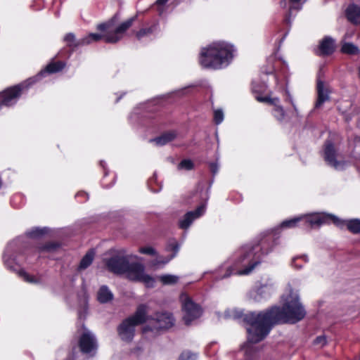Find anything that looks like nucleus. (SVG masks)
<instances>
[{
    "label": "nucleus",
    "instance_id": "nucleus-1",
    "mask_svg": "<svg viewBox=\"0 0 360 360\" xmlns=\"http://www.w3.org/2000/svg\"><path fill=\"white\" fill-rule=\"evenodd\" d=\"M283 307L274 306L265 311L256 313L233 309L226 311V316L236 320H242L249 325L247 328L248 341L257 343L270 333L274 325L279 323H296L302 320L306 311L299 300L297 292L290 290L282 296Z\"/></svg>",
    "mask_w": 360,
    "mask_h": 360
},
{
    "label": "nucleus",
    "instance_id": "nucleus-2",
    "mask_svg": "<svg viewBox=\"0 0 360 360\" xmlns=\"http://www.w3.org/2000/svg\"><path fill=\"white\" fill-rule=\"evenodd\" d=\"M260 264L258 255L250 244L241 246L224 262L215 271L216 280L229 278L231 275L245 276L251 274Z\"/></svg>",
    "mask_w": 360,
    "mask_h": 360
},
{
    "label": "nucleus",
    "instance_id": "nucleus-3",
    "mask_svg": "<svg viewBox=\"0 0 360 360\" xmlns=\"http://www.w3.org/2000/svg\"><path fill=\"white\" fill-rule=\"evenodd\" d=\"M136 259L137 257L132 255H116L106 261V266L114 274L124 275L130 281L141 282L147 288H153L155 278L146 274L142 264L131 262Z\"/></svg>",
    "mask_w": 360,
    "mask_h": 360
},
{
    "label": "nucleus",
    "instance_id": "nucleus-4",
    "mask_svg": "<svg viewBox=\"0 0 360 360\" xmlns=\"http://www.w3.org/2000/svg\"><path fill=\"white\" fill-rule=\"evenodd\" d=\"M236 47L225 41H214L201 49L199 63L207 69L221 70L228 67L236 56Z\"/></svg>",
    "mask_w": 360,
    "mask_h": 360
},
{
    "label": "nucleus",
    "instance_id": "nucleus-5",
    "mask_svg": "<svg viewBox=\"0 0 360 360\" xmlns=\"http://www.w3.org/2000/svg\"><path fill=\"white\" fill-rule=\"evenodd\" d=\"M148 307L146 304L138 306L135 313L124 319L117 327V333L122 341L131 342L135 335L136 326L146 321L148 319Z\"/></svg>",
    "mask_w": 360,
    "mask_h": 360
},
{
    "label": "nucleus",
    "instance_id": "nucleus-6",
    "mask_svg": "<svg viewBox=\"0 0 360 360\" xmlns=\"http://www.w3.org/2000/svg\"><path fill=\"white\" fill-rule=\"evenodd\" d=\"M20 238L11 241L8 244L4 253L3 259L5 266L13 271H18V275L26 282L37 283L38 281L32 276L28 274L22 269H20V264L16 259Z\"/></svg>",
    "mask_w": 360,
    "mask_h": 360
},
{
    "label": "nucleus",
    "instance_id": "nucleus-7",
    "mask_svg": "<svg viewBox=\"0 0 360 360\" xmlns=\"http://www.w3.org/2000/svg\"><path fill=\"white\" fill-rule=\"evenodd\" d=\"M276 286L274 278L266 276L257 282L248 291V299L253 302H261L269 299L276 292Z\"/></svg>",
    "mask_w": 360,
    "mask_h": 360
},
{
    "label": "nucleus",
    "instance_id": "nucleus-8",
    "mask_svg": "<svg viewBox=\"0 0 360 360\" xmlns=\"http://www.w3.org/2000/svg\"><path fill=\"white\" fill-rule=\"evenodd\" d=\"M134 20V18L127 20L113 31L111 30L112 20L105 23L99 24L97 28L101 31H106L103 36L106 42L116 43L123 37L125 32L132 25Z\"/></svg>",
    "mask_w": 360,
    "mask_h": 360
},
{
    "label": "nucleus",
    "instance_id": "nucleus-9",
    "mask_svg": "<svg viewBox=\"0 0 360 360\" xmlns=\"http://www.w3.org/2000/svg\"><path fill=\"white\" fill-rule=\"evenodd\" d=\"M180 301L183 311V320L186 325H190L192 321L201 316V307L186 293L181 294Z\"/></svg>",
    "mask_w": 360,
    "mask_h": 360
},
{
    "label": "nucleus",
    "instance_id": "nucleus-10",
    "mask_svg": "<svg viewBox=\"0 0 360 360\" xmlns=\"http://www.w3.org/2000/svg\"><path fill=\"white\" fill-rule=\"evenodd\" d=\"M302 217V222L307 226L316 227L323 224L333 222L335 225H340V219L335 215L327 213H311L301 215Z\"/></svg>",
    "mask_w": 360,
    "mask_h": 360
},
{
    "label": "nucleus",
    "instance_id": "nucleus-11",
    "mask_svg": "<svg viewBox=\"0 0 360 360\" xmlns=\"http://www.w3.org/2000/svg\"><path fill=\"white\" fill-rule=\"evenodd\" d=\"M255 99L261 103H266L273 106L271 110L274 117L281 124L286 123L289 121L290 117L285 111L283 107L280 103V99L278 97L271 96H255Z\"/></svg>",
    "mask_w": 360,
    "mask_h": 360
},
{
    "label": "nucleus",
    "instance_id": "nucleus-12",
    "mask_svg": "<svg viewBox=\"0 0 360 360\" xmlns=\"http://www.w3.org/2000/svg\"><path fill=\"white\" fill-rule=\"evenodd\" d=\"M277 238L273 234H269L261 238L255 244H250L254 249V253L258 255L260 263L264 257L271 253L277 245Z\"/></svg>",
    "mask_w": 360,
    "mask_h": 360
},
{
    "label": "nucleus",
    "instance_id": "nucleus-13",
    "mask_svg": "<svg viewBox=\"0 0 360 360\" xmlns=\"http://www.w3.org/2000/svg\"><path fill=\"white\" fill-rule=\"evenodd\" d=\"M323 157L327 164L336 170H343L349 165V162L345 160H337L338 154L330 141L325 143Z\"/></svg>",
    "mask_w": 360,
    "mask_h": 360
},
{
    "label": "nucleus",
    "instance_id": "nucleus-14",
    "mask_svg": "<svg viewBox=\"0 0 360 360\" xmlns=\"http://www.w3.org/2000/svg\"><path fill=\"white\" fill-rule=\"evenodd\" d=\"M65 66V63L63 61L51 62L48 64L44 70H41L37 75L30 77L21 84H25L24 91H26L30 86L36 83L41 78L46 77L48 74L56 73L61 71Z\"/></svg>",
    "mask_w": 360,
    "mask_h": 360
},
{
    "label": "nucleus",
    "instance_id": "nucleus-15",
    "mask_svg": "<svg viewBox=\"0 0 360 360\" xmlns=\"http://www.w3.org/2000/svg\"><path fill=\"white\" fill-rule=\"evenodd\" d=\"M102 37L101 34L91 33L80 39H77L75 34L70 32L67 34L63 39L66 45L73 51L79 46L88 45L94 41H98Z\"/></svg>",
    "mask_w": 360,
    "mask_h": 360
},
{
    "label": "nucleus",
    "instance_id": "nucleus-16",
    "mask_svg": "<svg viewBox=\"0 0 360 360\" xmlns=\"http://www.w3.org/2000/svg\"><path fill=\"white\" fill-rule=\"evenodd\" d=\"M206 210V205H199L195 210L186 212L179 220V227L184 230H187L193 222L202 217Z\"/></svg>",
    "mask_w": 360,
    "mask_h": 360
},
{
    "label": "nucleus",
    "instance_id": "nucleus-17",
    "mask_svg": "<svg viewBox=\"0 0 360 360\" xmlns=\"http://www.w3.org/2000/svg\"><path fill=\"white\" fill-rule=\"evenodd\" d=\"M180 248V245L178 243V242L175 239H170L167 245L166 250L167 251H172L173 253L166 257L163 258L162 257H159L156 258L155 259L153 260L150 262V266L158 269L160 266H164L166 264H167L171 259H172L174 257H176V254L178 253Z\"/></svg>",
    "mask_w": 360,
    "mask_h": 360
},
{
    "label": "nucleus",
    "instance_id": "nucleus-18",
    "mask_svg": "<svg viewBox=\"0 0 360 360\" xmlns=\"http://www.w3.org/2000/svg\"><path fill=\"white\" fill-rule=\"evenodd\" d=\"M79 347L84 354L94 353L97 349V342L94 335L85 330L79 339Z\"/></svg>",
    "mask_w": 360,
    "mask_h": 360
},
{
    "label": "nucleus",
    "instance_id": "nucleus-19",
    "mask_svg": "<svg viewBox=\"0 0 360 360\" xmlns=\"http://www.w3.org/2000/svg\"><path fill=\"white\" fill-rule=\"evenodd\" d=\"M317 99L315 103V108H319L322 105L330 100V89L328 84L320 79H317L316 84Z\"/></svg>",
    "mask_w": 360,
    "mask_h": 360
},
{
    "label": "nucleus",
    "instance_id": "nucleus-20",
    "mask_svg": "<svg viewBox=\"0 0 360 360\" xmlns=\"http://www.w3.org/2000/svg\"><path fill=\"white\" fill-rule=\"evenodd\" d=\"M155 328L156 329H167L174 324V319L169 312L158 313L155 315Z\"/></svg>",
    "mask_w": 360,
    "mask_h": 360
},
{
    "label": "nucleus",
    "instance_id": "nucleus-21",
    "mask_svg": "<svg viewBox=\"0 0 360 360\" xmlns=\"http://www.w3.org/2000/svg\"><path fill=\"white\" fill-rule=\"evenodd\" d=\"M177 136L178 133L176 131L170 130L164 132L156 138L150 139L149 142L153 143L156 146H162L174 140Z\"/></svg>",
    "mask_w": 360,
    "mask_h": 360
},
{
    "label": "nucleus",
    "instance_id": "nucleus-22",
    "mask_svg": "<svg viewBox=\"0 0 360 360\" xmlns=\"http://www.w3.org/2000/svg\"><path fill=\"white\" fill-rule=\"evenodd\" d=\"M340 221L342 222L341 224L336 225L337 226L341 229L346 226L350 232L354 234L360 233V219H353L350 220H343L340 219Z\"/></svg>",
    "mask_w": 360,
    "mask_h": 360
},
{
    "label": "nucleus",
    "instance_id": "nucleus-23",
    "mask_svg": "<svg viewBox=\"0 0 360 360\" xmlns=\"http://www.w3.org/2000/svg\"><path fill=\"white\" fill-rule=\"evenodd\" d=\"M267 63L269 65L271 64V66L265 69L264 72L266 75L273 74L275 79V82L276 85H278L279 80V73L277 72L276 67L278 63H281V61L276 60L275 56H271L270 58H268ZM282 63H284V61H282Z\"/></svg>",
    "mask_w": 360,
    "mask_h": 360
},
{
    "label": "nucleus",
    "instance_id": "nucleus-24",
    "mask_svg": "<svg viewBox=\"0 0 360 360\" xmlns=\"http://www.w3.org/2000/svg\"><path fill=\"white\" fill-rule=\"evenodd\" d=\"M113 294L107 285L100 287L97 292V299L100 303L104 304L110 302L113 299Z\"/></svg>",
    "mask_w": 360,
    "mask_h": 360
},
{
    "label": "nucleus",
    "instance_id": "nucleus-25",
    "mask_svg": "<svg viewBox=\"0 0 360 360\" xmlns=\"http://www.w3.org/2000/svg\"><path fill=\"white\" fill-rule=\"evenodd\" d=\"M334 49V40L330 37H326L320 43L319 49L323 55L331 54Z\"/></svg>",
    "mask_w": 360,
    "mask_h": 360
},
{
    "label": "nucleus",
    "instance_id": "nucleus-26",
    "mask_svg": "<svg viewBox=\"0 0 360 360\" xmlns=\"http://www.w3.org/2000/svg\"><path fill=\"white\" fill-rule=\"evenodd\" d=\"M94 257V252L92 250H90L88 252H86V255L81 259L80 263L77 267V270L82 271L88 268L92 264Z\"/></svg>",
    "mask_w": 360,
    "mask_h": 360
},
{
    "label": "nucleus",
    "instance_id": "nucleus-27",
    "mask_svg": "<svg viewBox=\"0 0 360 360\" xmlns=\"http://www.w3.org/2000/svg\"><path fill=\"white\" fill-rule=\"evenodd\" d=\"M158 30V24H153L149 27L142 28L136 34V37L139 40H141L144 37H147L153 34Z\"/></svg>",
    "mask_w": 360,
    "mask_h": 360
},
{
    "label": "nucleus",
    "instance_id": "nucleus-28",
    "mask_svg": "<svg viewBox=\"0 0 360 360\" xmlns=\"http://www.w3.org/2000/svg\"><path fill=\"white\" fill-rule=\"evenodd\" d=\"M306 0H289L290 1V8H289V12H288V16L286 18L285 21L287 23H290V18L292 13V11L294 10L298 11H300L303 4L305 2Z\"/></svg>",
    "mask_w": 360,
    "mask_h": 360
},
{
    "label": "nucleus",
    "instance_id": "nucleus-29",
    "mask_svg": "<svg viewBox=\"0 0 360 360\" xmlns=\"http://www.w3.org/2000/svg\"><path fill=\"white\" fill-rule=\"evenodd\" d=\"M48 228L34 227L26 232V235L32 238H38L48 233Z\"/></svg>",
    "mask_w": 360,
    "mask_h": 360
},
{
    "label": "nucleus",
    "instance_id": "nucleus-30",
    "mask_svg": "<svg viewBox=\"0 0 360 360\" xmlns=\"http://www.w3.org/2000/svg\"><path fill=\"white\" fill-rule=\"evenodd\" d=\"M59 243L55 242H49L44 245H39L37 248V251L39 254L44 252H53L59 248Z\"/></svg>",
    "mask_w": 360,
    "mask_h": 360
},
{
    "label": "nucleus",
    "instance_id": "nucleus-31",
    "mask_svg": "<svg viewBox=\"0 0 360 360\" xmlns=\"http://www.w3.org/2000/svg\"><path fill=\"white\" fill-rule=\"evenodd\" d=\"M285 95H286L285 101L288 102L292 105V107L293 108V110L291 112L290 117L299 118L300 117L299 110L295 104V102L292 95L290 94L288 90H285Z\"/></svg>",
    "mask_w": 360,
    "mask_h": 360
},
{
    "label": "nucleus",
    "instance_id": "nucleus-32",
    "mask_svg": "<svg viewBox=\"0 0 360 360\" xmlns=\"http://www.w3.org/2000/svg\"><path fill=\"white\" fill-rule=\"evenodd\" d=\"M285 95H286L285 101L288 102L292 105V107L293 108V110L291 112L290 117L299 118L300 117L299 110L295 104V102L292 95L290 94L288 90H285Z\"/></svg>",
    "mask_w": 360,
    "mask_h": 360
},
{
    "label": "nucleus",
    "instance_id": "nucleus-33",
    "mask_svg": "<svg viewBox=\"0 0 360 360\" xmlns=\"http://www.w3.org/2000/svg\"><path fill=\"white\" fill-rule=\"evenodd\" d=\"M302 217H301V216L285 220L281 224L279 229L294 228L297 226L299 222H302Z\"/></svg>",
    "mask_w": 360,
    "mask_h": 360
},
{
    "label": "nucleus",
    "instance_id": "nucleus-34",
    "mask_svg": "<svg viewBox=\"0 0 360 360\" xmlns=\"http://www.w3.org/2000/svg\"><path fill=\"white\" fill-rule=\"evenodd\" d=\"M158 278L164 284V285H172L175 284L179 281V277L175 275L172 274H164L159 276Z\"/></svg>",
    "mask_w": 360,
    "mask_h": 360
},
{
    "label": "nucleus",
    "instance_id": "nucleus-35",
    "mask_svg": "<svg viewBox=\"0 0 360 360\" xmlns=\"http://www.w3.org/2000/svg\"><path fill=\"white\" fill-rule=\"evenodd\" d=\"M341 51L344 53L355 55L359 52V48L352 43H344Z\"/></svg>",
    "mask_w": 360,
    "mask_h": 360
},
{
    "label": "nucleus",
    "instance_id": "nucleus-36",
    "mask_svg": "<svg viewBox=\"0 0 360 360\" xmlns=\"http://www.w3.org/2000/svg\"><path fill=\"white\" fill-rule=\"evenodd\" d=\"M197 354L191 351L183 352L179 357V360H196Z\"/></svg>",
    "mask_w": 360,
    "mask_h": 360
},
{
    "label": "nucleus",
    "instance_id": "nucleus-37",
    "mask_svg": "<svg viewBox=\"0 0 360 360\" xmlns=\"http://www.w3.org/2000/svg\"><path fill=\"white\" fill-rule=\"evenodd\" d=\"M193 167V163L191 160H183L178 165L179 169L191 170Z\"/></svg>",
    "mask_w": 360,
    "mask_h": 360
},
{
    "label": "nucleus",
    "instance_id": "nucleus-38",
    "mask_svg": "<svg viewBox=\"0 0 360 360\" xmlns=\"http://www.w3.org/2000/svg\"><path fill=\"white\" fill-rule=\"evenodd\" d=\"M224 112L221 109H217L214 111V121L216 124H221L224 120Z\"/></svg>",
    "mask_w": 360,
    "mask_h": 360
},
{
    "label": "nucleus",
    "instance_id": "nucleus-39",
    "mask_svg": "<svg viewBox=\"0 0 360 360\" xmlns=\"http://www.w3.org/2000/svg\"><path fill=\"white\" fill-rule=\"evenodd\" d=\"M327 343L326 337L325 335H320L316 338L314 340V345L319 348H321Z\"/></svg>",
    "mask_w": 360,
    "mask_h": 360
},
{
    "label": "nucleus",
    "instance_id": "nucleus-40",
    "mask_svg": "<svg viewBox=\"0 0 360 360\" xmlns=\"http://www.w3.org/2000/svg\"><path fill=\"white\" fill-rule=\"evenodd\" d=\"M141 254L155 255L156 254L155 250L152 247H143L139 249Z\"/></svg>",
    "mask_w": 360,
    "mask_h": 360
},
{
    "label": "nucleus",
    "instance_id": "nucleus-41",
    "mask_svg": "<svg viewBox=\"0 0 360 360\" xmlns=\"http://www.w3.org/2000/svg\"><path fill=\"white\" fill-rule=\"evenodd\" d=\"M302 259L304 262H308V257L307 255H302L300 256V257H296L293 259L292 261V264L294 265V266L297 269H301L302 267V265H300V264H297V259Z\"/></svg>",
    "mask_w": 360,
    "mask_h": 360
},
{
    "label": "nucleus",
    "instance_id": "nucleus-42",
    "mask_svg": "<svg viewBox=\"0 0 360 360\" xmlns=\"http://www.w3.org/2000/svg\"><path fill=\"white\" fill-rule=\"evenodd\" d=\"M210 169L212 174L215 175L219 171V165L217 162H212L210 164Z\"/></svg>",
    "mask_w": 360,
    "mask_h": 360
},
{
    "label": "nucleus",
    "instance_id": "nucleus-43",
    "mask_svg": "<svg viewBox=\"0 0 360 360\" xmlns=\"http://www.w3.org/2000/svg\"><path fill=\"white\" fill-rule=\"evenodd\" d=\"M80 197L84 198V201H85L88 199V195L84 191H80L76 194V198H79Z\"/></svg>",
    "mask_w": 360,
    "mask_h": 360
},
{
    "label": "nucleus",
    "instance_id": "nucleus-44",
    "mask_svg": "<svg viewBox=\"0 0 360 360\" xmlns=\"http://www.w3.org/2000/svg\"><path fill=\"white\" fill-rule=\"evenodd\" d=\"M252 89L254 93H259L261 91V90L258 88L257 84L255 82H252Z\"/></svg>",
    "mask_w": 360,
    "mask_h": 360
},
{
    "label": "nucleus",
    "instance_id": "nucleus-45",
    "mask_svg": "<svg viewBox=\"0 0 360 360\" xmlns=\"http://www.w3.org/2000/svg\"><path fill=\"white\" fill-rule=\"evenodd\" d=\"M169 0H157L156 4L158 6H163L165 5Z\"/></svg>",
    "mask_w": 360,
    "mask_h": 360
},
{
    "label": "nucleus",
    "instance_id": "nucleus-46",
    "mask_svg": "<svg viewBox=\"0 0 360 360\" xmlns=\"http://www.w3.org/2000/svg\"><path fill=\"white\" fill-rule=\"evenodd\" d=\"M100 164L104 169L105 176H106L108 174V172L106 171L105 169V162L104 161H101Z\"/></svg>",
    "mask_w": 360,
    "mask_h": 360
},
{
    "label": "nucleus",
    "instance_id": "nucleus-47",
    "mask_svg": "<svg viewBox=\"0 0 360 360\" xmlns=\"http://www.w3.org/2000/svg\"><path fill=\"white\" fill-rule=\"evenodd\" d=\"M280 4H281V6H282V7H285V6H286V4H286V1H285V0H283V1H281V3H280Z\"/></svg>",
    "mask_w": 360,
    "mask_h": 360
},
{
    "label": "nucleus",
    "instance_id": "nucleus-48",
    "mask_svg": "<svg viewBox=\"0 0 360 360\" xmlns=\"http://www.w3.org/2000/svg\"><path fill=\"white\" fill-rule=\"evenodd\" d=\"M124 95V93H123L120 96H119L117 99H116V102H118L120 101V99Z\"/></svg>",
    "mask_w": 360,
    "mask_h": 360
},
{
    "label": "nucleus",
    "instance_id": "nucleus-49",
    "mask_svg": "<svg viewBox=\"0 0 360 360\" xmlns=\"http://www.w3.org/2000/svg\"><path fill=\"white\" fill-rule=\"evenodd\" d=\"M102 184H103V186H105V187H106V188H108V187H109V186H108V185H105L103 181H102Z\"/></svg>",
    "mask_w": 360,
    "mask_h": 360
}]
</instances>
